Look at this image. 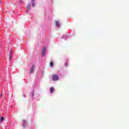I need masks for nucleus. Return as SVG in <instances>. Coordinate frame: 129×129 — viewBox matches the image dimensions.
Instances as JSON below:
<instances>
[{"label":"nucleus","instance_id":"nucleus-6","mask_svg":"<svg viewBox=\"0 0 129 129\" xmlns=\"http://www.w3.org/2000/svg\"><path fill=\"white\" fill-rule=\"evenodd\" d=\"M55 90V89H54V88L51 87L50 88V93H53V92Z\"/></svg>","mask_w":129,"mask_h":129},{"label":"nucleus","instance_id":"nucleus-7","mask_svg":"<svg viewBox=\"0 0 129 129\" xmlns=\"http://www.w3.org/2000/svg\"><path fill=\"white\" fill-rule=\"evenodd\" d=\"M55 25H56V27H59L60 26V24H59V22L58 21L55 22Z\"/></svg>","mask_w":129,"mask_h":129},{"label":"nucleus","instance_id":"nucleus-15","mask_svg":"<svg viewBox=\"0 0 129 129\" xmlns=\"http://www.w3.org/2000/svg\"><path fill=\"white\" fill-rule=\"evenodd\" d=\"M3 95V94H1V96Z\"/></svg>","mask_w":129,"mask_h":129},{"label":"nucleus","instance_id":"nucleus-1","mask_svg":"<svg viewBox=\"0 0 129 129\" xmlns=\"http://www.w3.org/2000/svg\"><path fill=\"white\" fill-rule=\"evenodd\" d=\"M52 79L53 81H57L59 80V77L56 75H53L52 76Z\"/></svg>","mask_w":129,"mask_h":129},{"label":"nucleus","instance_id":"nucleus-3","mask_svg":"<svg viewBox=\"0 0 129 129\" xmlns=\"http://www.w3.org/2000/svg\"><path fill=\"white\" fill-rule=\"evenodd\" d=\"M35 69V66L34 65H32V68L30 70V73L31 74H32V73H34V70Z\"/></svg>","mask_w":129,"mask_h":129},{"label":"nucleus","instance_id":"nucleus-2","mask_svg":"<svg viewBox=\"0 0 129 129\" xmlns=\"http://www.w3.org/2000/svg\"><path fill=\"white\" fill-rule=\"evenodd\" d=\"M46 47H43V49L42 51V56H45V54L46 53Z\"/></svg>","mask_w":129,"mask_h":129},{"label":"nucleus","instance_id":"nucleus-13","mask_svg":"<svg viewBox=\"0 0 129 129\" xmlns=\"http://www.w3.org/2000/svg\"><path fill=\"white\" fill-rule=\"evenodd\" d=\"M34 1H35V0H32V3H34Z\"/></svg>","mask_w":129,"mask_h":129},{"label":"nucleus","instance_id":"nucleus-14","mask_svg":"<svg viewBox=\"0 0 129 129\" xmlns=\"http://www.w3.org/2000/svg\"><path fill=\"white\" fill-rule=\"evenodd\" d=\"M34 95V92H32V96Z\"/></svg>","mask_w":129,"mask_h":129},{"label":"nucleus","instance_id":"nucleus-12","mask_svg":"<svg viewBox=\"0 0 129 129\" xmlns=\"http://www.w3.org/2000/svg\"><path fill=\"white\" fill-rule=\"evenodd\" d=\"M23 96L24 97H26V95L25 94H23Z\"/></svg>","mask_w":129,"mask_h":129},{"label":"nucleus","instance_id":"nucleus-4","mask_svg":"<svg viewBox=\"0 0 129 129\" xmlns=\"http://www.w3.org/2000/svg\"><path fill=\"white\" fill-rule=\"evenodd\" d=\"M30 6H31V4H28V5L27 7L26 8V12L28 13V12H29L30 10H31V7H30Z\"/></svg>","mask_w":129,"mask_h":129},{"label":"nucleus","instance_id":"nucleus-10","mask_svg":"<svg viewBox=\"0 0 129 129\" xmlns=\"http://www.w3.org/2000/svg\"><path fill=\"white\" fill-rule=\"evenodd\" d=\"M4 117H2L1 118L0 120H1V121H3V120H4Z\"/></svg>","mask_w":129,"mask_h":129},{"label":"nucleus","instance_id":"nucleus-11","mask_svg":"<svg viewBox=\"0 0 129 129\" xmlns=\"http://www.w3.org/2000/svg\"><path fill=\"white\" fill-rule=\"evenodd\" d=\"M32 7H35V3L34 2H32Z\"/></svg>","mask_w":129,"mask_h":129},{"label":"nucleus","instance_id":"nucleus-5","mask_svg":"<svg viewBox=\"0 0 129 129\" xmlns=\"http://www.w3.org/2000/svg\"><path fill=\"white\" fill-rule=\"evenodd\" d=\"M9 60H12V59L13 58V57H12V50L10 51V53H9Z\"/></svg>","mask_w":129,"mask_h":129},{"label":"nucleus","instance_id":"nucleus-8","mask_svg":"<svg viewBox=\"0 0 129 129\" xmlns=\"http://www.w3.org/2000/svg\"><path fill=\"white\" fill-rule=\"evenodd\" d=\"M27 124V122H26V120H23V125L25 126Z\"/></svg>","mask_w":129,"mask_h":129},{"label":"nucleus","instance_id":"nucleus-9","mask_svg":"<svg viewBox=\"0 0 129 129\" xmlns=\"http://www.w3.org/2000/svg\"><path fill=\"white\" fill-rule=\"evenodd\" d=\"M53 61H50V67H53Z\"/></svg>","mask_w":129,"mask_h":129}]
</instances>
